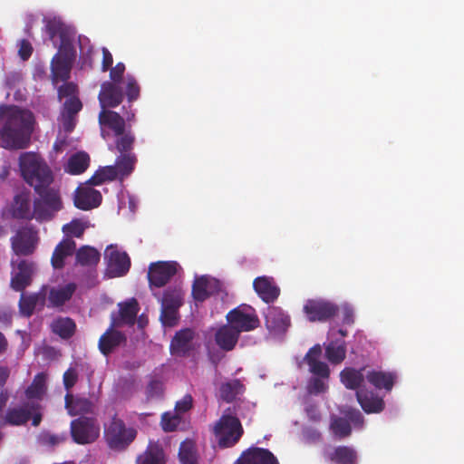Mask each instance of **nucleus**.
I'll list each match as a JSON object with an SVG mask.
<instances>
[{"instance_id": "f257e3e1", "label": "nucleus", "mask_w": 464, "mask_h": 464, "mask_svg": "<svg viewBox=\"0 0 464 464\" xmlns=\"http://www.w3.org/2000/svg\"><path fill=\"white\" fill-rule=\"evenodd\" d=\"M0 121H4L0 138L5 149L22 150L29 145L34 122L30 111L0 105Z\"/></svg>"}, {"instance_id": "f03ea898", "label": "nucleus", "mask_w": 464, "mask_h": 464, "mask_svg": "<svg viewBox=\"0 0 464 464\" xmlns=\"http://www.w3.org/2000/svg\"><path fill=\"white\" fill-rule=\"evenodd\" d=\"M19 167L24 181L34 188V191L51 186L53 173L44 159L34 152H24L19 157Z\"/></svg>"}, {"instance_id": "7ed1b4c3", "label": "nucleus", "mask_w": 464, "mask_h": 464, "mask_svg": "<svg viewBox=\"0 0 464 464\" xmlns=\"http://www.w3.org/2000/svg\"><path fill=\"white\" fill-rule=\"evenodd\" d=\"M34 192L39 196V198L34 200L35 218L39 221L51 220L63 208L59 190L46 186Z\"/></svg>"}, {"instance_id": "20e7f679", "label": "nucleus", "mask_w": 464, "mask_h": 464, "mask_svg": "<svg viewBox=\"0 0 464 464\" xmlns=\"http://www.w3.org/2000/svg\"><path fill=\"white\" fill-rule=\"evenodd\" d=\"M214 434L220 448H231L239 441L244 434V429L237 417L224 414L217 421Z\"/></svg>"}, {"instance_id": "39448f33", "label": "nucleus", "mask_w": 464, "mask_h": 464, "mask_svg": "<svg viewBox=\"0 0 464 464\" xmlns=\"http://www.w3.org/2000/svg\"><path fill=\"white\" fill-rule=\"evenodd\" d=\"M137 430L127 428L122 420L116 415L104 427L105 439L111 449H122L129 446L136 438Z\"/></svg>"}, {"instance_id": "423d86ee", "label": "nucleus", "mask_w": 464, "mask_h": 464, "mask_svg": "<svg viewBox=\"0 0 464 464\" xmlns=\"http://www.w3.org/2000/svg\"><path fill=\"white\" fill-rule=\"evenodd\" d=\"M226 319L231 326L237 329L239 334L253 331L260 324L255 309L245 304L230 310L227 314Z\"/></svg>"}, {"instance_id": "0eeeda50", "label": "nucleus", "mask_w": 464, "mask_h": 464, "mask_svg": "<svg viewBox=\"0 0 464 464\" xmlns=\"http://www.w3.org/2000/svg\"><path fill=\"white\" fill-rule=\"evenodd\" d=\"M303 310L310 322H326L334 318L340 308L337 304L324 299H308Z\"/></svg>"}, {"instance_id": "6e6552de", "label": "nucleus", "mask_w": 464, "mask_h": 464, "mask_svg": "<svg viewBox=\"0 0 464 464\" xmlns=\"http://www.w3.org/2000/svg\"><path fill=\"white\" fill-rule=\"evenodd\" d=\"M71 434L78 444L93 442L100 435V427L94 418L80 417L71 422Z\"/></svg>"}, {"instance_id": "1a4fd4ad", "label": "nucleus", "mask_w": 464, "mask_h": 464, "mask_svg": "<svg viewBox=\"0 0 464 464\" xmlns=\"http://www.w3.org/2000/svg\"><path fill=\"white\" fill-rule=\"evenodd\" d=\"M180 268L176 261H158L149 266L148 279L150 286L160 288L166 285Z\"/></svg>"}, {"instance_id": "9d476101", "label": "nucleus", "mask_w": 464, "mask_h": 464, "mask_svg": "<svg viewBox=\"0 0 464 464\" xmlns=\"http://www.w3.org/2000/svg\"><path fill=\"white\" fill-rule=\"evenodd\" d=\"M196 333L191 328H183L176 332L169 344L170 353L177 357H188L195 350Z\"/></svg>"}, {"instance_id": "9b49d317", "label": "nucleus", "mask_w": 464, "mask_h": 464, "mask_svg": "<svg viewBox=\"0 0 464 464\" xmlns=\"http://www.w3.org/2000/svg\"><path fill=\"white\" fill-rule=\"evenodd\" d=\"M107 274L110 277L125 276L130 267V258L126 252H121L110 246L105 252Z\"/></svg>"}, {"instance_id": "f8f14e48", "label": "nucleus", "mask_w": 464, "mask_h": 464, "mask_svg": "<svg viewBox=\"0 0 464 464\" xmlns=\"http://www.w3.org/2000/svg\"><path fill=\"white\" fill-rule=\"evenodd\" d=\"M99 124L101 127V135L104 140L109 138V130H111L113 136H115L121 134L126 129L124 118L118 112L111 110H101L99 113Z\"/></svg>"}, {"instance_id": "ddd939ff", "label": "nucleus", "mask_w": 464, "mask_h": 464, "mask_svg": "<svg viewBox=\"0 0 464 464\" xmlns=\"http://www.w3.org/2000/svg\"><path fill=\"white\" fill-rule=\"evenodd\" d=\"M234 464H280L277 458L267 449L250 447L244 450Z\"/></svg>"}, {"instance_id": "4468645a", "label": "nucleus", "mask_w": 464, "mask_h": 464, "mask_svg": "<svg viewBox=\"0 0 464 464\" xmlns=\"http://www.w3.org/2000/svg\"><path fill=\"white\" fill-rule=\"evenodd\" d=\"M139 310V304L135 298L120 303L118 314H111V327H121L124 324L133 325Z\"/></svg>"}, {"instance_id": "2eb2a0df", "label": "nucleus", "mask_w": 464, "mask_h": 464, "mask_svg": "<svg viewBox=\"0 0 464 464\" xmlns=\"http://www.w3.org/2000/svg\"><path fill=\"white\" fill-rule=\"evenodd\" d=\"M119 83L104 82L102 84L98 96L102 110L106 108H115L120 105L123 100V92Z\"/></svg>"}, {"instance_id": "dca6fc26", "label": "nucleus", "mask_w": 464, "mask_h": 464, "mask_svg": "<svg viewBox=\"0 0 464 464\" xmlns=\"http://www.w3.org/2000/svg\"><path fill=\"white\" fill-rule=\"evenodd\" d=\"M34 272V263L22 259L17 263V272L12 276L11 287L17 292L24 290L31 284Z\"/></svg>"}, {"instance_id": "f3484780", "label": "nucleus", "mask_w": 464, "mask_h": 464, "mask_svg": "<svg viewBox=\"0 0 464 464\" xmlns=\"http://www.w3.org/2000/svg\"><path fill=\"white\" fill-rule=\"evenodd\" d=\"M322 355V348L320 344H315L311 347L306 353L304 360L309 366V371L314 377L322 379H329L330 369L327 363L320 361Z\"/></svg>"}, {"instance_id": "a211bd4d", "label": "nucleus", "mask_w": 464, "mask_h": 464, "mask_svg": "<svg viewBox=\"0 0 464 464\" xmlns=\"http://www.w3.org/2000/svg\"><path fill=\"white\" fill-rule=\"evenodd\" d=\"M12 248L17 256H29L35 249L36 240L30 229H21L11 238Z\"/></svg>"}, {"instance_id": "6ab92c4d", "label": "nucleus", "mask_w": 464, "mask_h": 464, "mask_svg": "<svg viewBox=\"0 0 464 464\" xmlns=\"http://www.w3.org/2000/svg\"><path fill=\"white\" fill-rule=\"evenodd\" d=\"M253 287L257 295L266 304L274 303L280 295V289L274 279L266 276L256 277L253 282Z\"/></svg>"}, {"instance_id": "aec40b11", "label": "nucleus", "mask_w": 464, "mask_h": 464, "mask_svg": "<svg viewBox=\"0 0 464 464\" xmlns=\"http://www.w3.org/2000/svg\"><path fill=\"white\" fill-rule=\"evenodd\" d=\"M47 295V286H43L38 293L25 295L22 292L19 300V312L23 316L30 317L37 305L44 307Z\"/></svg>"}, {"instance_id": "412c9836", "label": "nucleus", "mask_w": 464, "mask_h": 464, "mask_svg": "<svg viewBox=\"0 0 464 464\" xmlns=\"http://www.w3.org/2000/svg\"><path fill=\"white\" fill-rule=\"evenodd\" d=\"M102 199L99 190L89 187L78 188L74 197V206L82 210H90L99 207Z\"/></svg>"}, {"instance_id": "4be33fe9", "label": "nucleus", "mask_w": 464, "mask_h": 464, "mask_svg": "<svg viewBox=\"0 0 464 464\" xmlns=\"http://www.w3.org/2000/svg\"><path fill=\"white\" fill-rule=\"evenodd\" d=\"M114 328L111 324L99 339V349L103 355H109L114 349L126 343L125 334Z\"/></svg>"}, {"instance_id": "5701e85b", "label": "nucleus", "mask_w": 464, "mask_h": 464, "mask_svg": "<svg viewBox=\"0 0 464 464\" xmlns=\"http://www.w3.org/2000/svg\"><path fill=\"white\" fill-rule=\"evenodd\" d=\"M12 216L17 219L31 220L35 218L34 209H31V198L28 193H19L14 196L11 207Z\"/></svg>"}, {"instance_id": "b1692460", "label": "nucleus", "mask_w": 464, "mask_h": 464, "mask_svg": "<svg viewBox=\"0 0 464 464\" xmlns=\"http://www.w3.org/2000/svg\"><path fill=\"white\" fill-rule=\"evenodd\" d=\"M76 285L69 283L62 287H52L47 290L46 298L49 301V307H60L68 302L76 291Z\"/></svg>"}, {"instance_id": "393cba45", "label": "nucleus", "mask_w": 464, "mask_h": 464, "mask_svg": "<svg viewBox=\"0 0 464 464\" xmlns=\"http://www.w3.org/2000/svg\"><path fill=\"white\" fill-rule=\"evenodd\" d=\"M266 325L274 332H285L290 325V317L279 307H269L266 314Z\"/></svg>"}, {"instance_id": "a878e982", "label": "nucleus", "mask_w": 464, "mask_h": 464, "mask_svg": "<svg viewBox=\"0 0 464 464\" xmlns=\"http://www.w3.org/2000/svg\"><path fill=\"white\" fill-rule=\"evenodd\" d=\"M76 248V243L71 238L62 240L54 248L51 264L54 269L64 267L65 259L72 256Z\"/></svg>"}, {"instance_id": "bb28decb", "label": "nucleus", "mask_w": 464, "mask_h": 464, "mask_svg": "<svg viewBox=\"0 0 464 464\" xmlns=\"http://www.w3.org/2000/svg\"><path fill=\"white\" fill-rule=\"evenodd\" d=\"M65 408L71 416L82 415L91 413L93 411V403L91 400L73 396L72 393L67 392L64 397Z\"/></svg>"}, {"instance_id": "cd10ccee", "label": "nucleus", "mask_w": 464, "mask_h": 464, "mask_svg": "<svg viewBox=\"0 0 464 464\" xmlns=\"http://www.w3.org/2000/svg\"><path fill=\"white\" fill-rule=\"evenodd\" d=\"M240 334L237 329L229 324L221 326L215 334L217 344L224 351H231L235 348Z\"/></svg>"}, {"instance_id": "c85d7f7f", "label": "nucleus", "mask_w": 464, "mask_h": 464, "mask_svg": "<svg viewBox=\"0 0 464 464\" xmlns=\"http://www.w3.org/2000/svg\"><path fill=\"white\" fill-rule=\"evenodd\" d=\"M366 379L376 389L391 392L396 382L397 374L392 372L372 370L367 372Z\"/></svg>"}, {"instance_id": "c756f323", "label": "nucleus", "mask_w": 464, "mask_h": 464, "mask_svg": "<svg viewBox=\"0 0 464 464\" xmlns=\"http://www.w3.org/2000/svg\"><path fill=\"white\" fill-rule=\"evenodd\" d=\"M217 281L207 276L197 277L192 285V296L196 301L203 302L214 292Z\"/></svg>"}, {"instance_id": "7c9ffc66", "label": "nucleus", "mask_w": 464, "mask_h": 464, "mask_svg": "<svg viewBox=\"0 0 464 464\" xmlns=\"http://www.w3.org/2000/svg\"><path fill=\"white\" fill-rule=\"evenodd\" d=\"M137 161L135 153H120L117 156L112 166L119 176V180L122 181L134 171Z\"/></svg>"}, {"instance_id": "2f4dec72", "label": "nucleus", "mask_w": 464, "mask_h": 464, "mask_svg": "<svg viewBox=\"0 0 464 464\" xmlns=\"http://www.w3.org/2000/svg\"><path fill=\"white\" fill-rule=\"evenodd\" d=\"M72 64L73 62L53 56L51 62V74L53 83L57 84L59 82L68 81L71 76Z\"/></svg>"}, {"instance_id": "473e14b6", "label": "nucleus", "mask_w": 464, "mask_h": 464, "mask_svg": "<svg viewBox=\"0 0 464 464\" xmlns=\"http://www.w3.org/2000/svg\"><path fill=\"white\" fill-rule=\"evenodd\" d=\"M365 368L354 369L353 367H346L340 372V379L342 383L349 390L359 389L366 378L364 374Z\"/></svg>"}, {"instance_id": "72a5a7b5", "label": "nucleus", "mask_w": 464, "mask_h": 464, "mask_svg": "<svg viewBox=\"0 0 464 464\" xmlns=\"http://www.w3.org/2000/svg\"><path fill=\"white\" fill-rule=\"evenodd\" d=\"M356 397L361 407L367 413L381 412L384 409L383 400L372 392L359 390L356 392Z\"/></svg>"}, {"instance_id": "f704fd0d", "label": "nucleus", "mask_w": 464, "mask_h": 464, "mask_svg": "<svg viewBox=\"0 0 464 464\" xmlns=\"http://www.w3.org/2000/svg\"><path fill=\"white\" fill-rule=\"evenodd\" d=\"M52 332L61 337L68 340L72 337L76 332V324L70 317H57L51 324Z\"/></svg>"}, {"instance_id": "c9c22d12", "label": "nucleus", "mask_w": 464, "mask_h": 464, "mask_svg": "<svg viewBox=\"0 0 464 464\" xmlns=\"http://www.w3.org/2000/svg\"><path fill=\"white\" fill-rule=\"evenodd\" d=\"M90 164V157L84 151L72 154L67 162L65 171L72 175H79L83 173Z\"/></svg>"}, {"instance_id": "e433bc0d", "label": "nucleus", "mask_w": 464, "mask_h": 464, "mask_svg": "<svg viewBox=\"0 0 464 464\" xmlns=\"http://www.w3.org/2000/svg\"><path fill=\"white\" fill-rule=\"evenodd\" d=\"M346 356V343L344 340L331 341L325 346V357L333 364L341 363Z\"/></svg>"}, {"instance_id": "4c0bfd02", "label": "nucleus", "mask_w": 464, "mask_h": 464, "mask_svg": "<svg viewBox=\"0 0 464 464\" xmlns=\"http://www.w3.org/2000/svg\"><path fill=\"white\" fill-rule=\"evenodd\" d=\"M46 390V375L44 372L37 373L32 383L26 388L25 397L29 401L33 399L42 400Z\"/></svg>"}, {"instance_id": "58836bf2", "label": "nucleus", "mask_w": 464, "mask_h": 464, "mask_svg": "<svg viewBox=\"0 0 464 464\" xmlns=\"http://www.w3.org/2000/svg\"><path fill=\"white\" fill-rule=\"evenodd\" d=\"M75 257L77 263L81 266H92L99 263L101 255L94 247L83 246L76 251Z\"/></svg>"}, {"instance_id": "ea45409f", "label": "nucleus", "mask_w": 464, "mask_h": 464, "mask_svg": "<svg viewBox=\"0 0 464 464\" xmlns=\"http://www.w3.org/2000/svg\"><path fill=\"white\" fill-rule=\"evenodd\" d=\"M330 459L337 464H357V454L351 447L338 446L331 454Z\"/></svg>"}, {"instance_id": "a19ab883", "label": "nucleus", "mask_w": 464, "mask_h": 464, "mask_svg": "<svg viewBox=\"0 0 464 464\" xmlns=\"http://www.w3.org/2000/svg\"><path fill=\"white\" fill-rule=\"evenodd\" d=\"M179 459L181 464H198L196 444L191 440H186L180 443Z\"/></svg>"}, {"instance_id": "79ce46f5", "label": "nucleus", "mask_w": 464, "mask_h": 464, "mask_svg": "<svg viewBox=\"0 0 464 464\" xmlns=\"http://www.w3.org/2000/svg\"><path fill=\"white\" fill-rule=\"evenodd\" d=\"M74 37L75 33H72L68 36L61 39L58 53L54 55V57H58L60 59H64L74 63L76 59V49L73 45Z\"/></svg>"}, {"instance_id": "37998d69", "label": "nucleus", "mask_w": 464, "mask_h": 464, "mask_svg": "<svg viewBox=\"0 0 464 464\" xmlns=\"http://www.w3.org/2000/svg\"><path fill=\"white\" fill-rule=\"evenodd\" d=\"M45 30L51 40H53L55 36H59L61 40L74 33L70 27L56 18L49 19L46 22Z\"/></svg>"}, {"instance_id": "c03bdc74", "label": "nucleus", "mask_w": 464, "mask_h": 464, "mask_svg": "<svg viewBox=\"0 0 464 464\" xmlns=\"http://www.w3.org/2000/svg\"><path fill=\"white\" fill-rule=\"evenodd\" d=\"M183 291L180 286L168 287L160 300L161 306L180 307L183 304Z\"/></svg>"}, {"instance_id": "a18cd8bd", "label": "nucleus", "mask_w": 464, "mask_h": 464, "mask_svg": "<svg viewBox=\"0 0 464 464\" xmlns=\"http://www.w3.org/2000/svg\"><path fill=\"white\" fill-rule=\"evenodd\" d=\"M115 179H119V176L113 166L110 165L100 168L96 170L88 180V183L92 186H99L106 181H112Z\"/></svg>"}, {"instance_id": "49530a36", "label": "nucleus", "mask_w": 464, "mask_h": 464, "mask_svg": "<svg viewBox=\"0 0 464 464\" xmlns=\"http://www.w3.org/2000/svg\"><path fill=\"white\" fill-rule=\"evenodd\" d=\"M138 464H165L163 450L158 445L150 446L137 459Z\"/></svg>"}, {"instance_id": "de8ad7c7", "label": "nucleus", "mask_w": 464, "mask_h": 464, "mask_svg": "<svg viewBox=\"0 0 464 464\" xmlns=\"http://www.w3.org/2000/svg\"><path fill=\"white\" fill-rule=\"evenodd\" d=\"M115 137V149L119 153H134L132 151L136 140L135 135L130 130H123Z\"/></svg>"}, {"instance_id": "09e8293b", "label": "nucleus", "mask_w": 464, "mask_h": 464, "mask_svg": "<svg viewBox=\"0 0 464 464\" xmlns=\"http://www.w3.org/2000/svg\"><path fill=\"white\" fill-rule=\"evenodd\" d=\"M243 389V384L237 379L222 383L219 389L220 397L227 402H232Z\"/></svg>"}, {"instance_id": "8fccbe9b", "label": "nucleus", "mask_w": 464, "mask_h": 464, "mask_svg": "<svg viewBox=\"0 0 464 464\" xmlns=\"http://www.w3.org/2000/svg\"><path fill=\"white\" fill-rule=\"evenodd\" d=\"M331 430L333 433L339 439L348 437L352 433L350 422L342 417H335L332 420Z\"/></svg>"}, {"instance_id": "3c124183", "label": "nucleus", "mask_w": 464, "mask_h": 464, "mask_svg": "<svg viewBox=\"0 0 464 464\" xmlns=\"http://www.w3.org/2000/svg\"><path fill=\"white\" fill-rule=\"evenodd\" d=\"M181 417L177 412H164L161 415L160 425L165 432H172L181 423Z\"/></svg>"}, {"instance_id": "603ef678", "label": "nucleus", "mask_w": 464, "mask_h": 464, "mask_svg": "<svg viewBox=\"0 0 464 464\" xmlns=\"http://www.w3.org/2000/svg\"><path fill=\"white\" fill-rule=\"evenodd\" d=\"M179 318V307L161 306L160 321L164 326H175Z\"/></svg>"}, {"instance_id": "864d4df0", "label": "nucleus", "mask_w": 464, "mask_h": 464, "mask_svg": "<svg viewBox=\"0 0 464 464\" xmlns=\"http://www.w3.org/2000/svg\"><path fill=\"white\" fill-rule=\"evenodd\" d=\"M85 228L86 226L80 219H72L70 223L63 227V231L66 235L82 237Z\"/></svg>"}, {"instance_id": "5fc2aeb1", "label": "nucleus", "mask_w": 464, "mask_h": 464, "mask_svg": "<svg viewBox=\"0 0 464 464\" xmlns=\"http://www.w3.org/2000/svg\"><path fill=\"white\" fill-rule=\"evenodd\" d=\"M79 90L76 83L72 82H65L58 88V98L62 100L63 98L72 99V97H78Z\"/></svg>"}, {"instance_id": "6e6d98bb", "label": "nucleus", "mask_w": 464, "mask_h": 464, "mask_svg": "<svg viewBox=\"0 0 464 464\" xmlns=\"http://www.w3.org/2000/svg\"><path fill=\"white\" fill-rule=\"evenodd\" d=\"M82 109V102L79 97H72V99L65 100L61 112L77 116Z\"/></svg>"}, {"instance_id": "4d7b16f0", "label": "nucleus", "mask_w": 464, "mask_h": 464, "mask_svg": "<svg viewBox=\"0 0 464 464\" xmlns=\"http://www.w3.org/2000/svg\"><path fill=\"white\" fill-rule=\"evenodd\" d=\"M326 379H322L320 377H313L309 380L307 384V391L311 394H319L324 392L328 386L325 383Z\"/></svg>"}, {"instance_id": "13d9d810", "label": "nucleus", "mask_w": 464, "mask_h": 464, "mask_svg": "<svg viewBox=\"0 0 464 464\" xmlns=\"http://www.w3.org/2000/svg\"><path fill=\"white\" fill-rule=\"evenodd\" d=\"M147 399L160 398L163 395V383L158 380H152L146 388Z\"/></svg>"}, {"instance_id": "bf43d9fd", "label": "nucleus", "mask_w": 464, "mask_h": 464, "mask_svg": "<svg viewBox=\"0 0 464 464\" xmlns=\"http://www.w3.org/2000/svg\"><path fill=\"white\" fill-rule=\"evenodd\" d=\"M126 95L130 102L137 100L140 96V86L134 77L130 75L127 77Z\"/></svg>"}, {"instance_id": "052dcab7", "label": "nucleus", "mask_w": 464, "mask_h": 464, "mask_svg": "<svg viewBox=\"0 0 464 464\" xmlns=\"http://www.w3.org/2000/svg\"><path fill=\"white\" fill-rule=\"evenodd\" d=\"M63 381L65 390L69 392L78 381L77 371L73 368H69L64 372Z\"/></svg>"}, {"instance_id": "680f3d73", "label": "nucleus", "mask_w": 464, "mask_h": 464, "mask_svg": "<svg viewBox=\"0 0 464 464\" xmlns=\"http://www.w3.org/2000/svg\"><path fill=\"white\" fill-rule=\"evenodd\" d=\"M77 123V116L61 112V124L66 133H71Z\"/></svg>"}, {"instance_id": "e2e57ef3", "label": "nucleus", "mask_w": 464, "mask_h": 464, "mask_svg": "<svg viewBox=\"0 0 464 464\" xmlns=\"http://www.w3.org/2000/svg\"><path fill=\"white\" fill-rule=\"evenodd\" d=\"M29 411H31L32 425L37 427L40 425L43 418L42 407L38 402L29 401Z\"/></svg>"}, {"instance_id": "0e129e2a", "label": "nucleus", "mask_w": 464, "mask_h": 464, "mask_svg": "<svg viewBox=\"0 0 464 464\" xmlns=\"http://www.w3.org/2000/svg\"><path fill=\"white\" fill-rule=\"evenodd\" d=\"M110 69V78L111 82L121 83L125 72L124 63H118L114 67H111Z\"/></svg>"}, {"instance_id": "69168bd1", "label": "nucleus", "mask_w": 464, "mask_h": 464, "mask_svg": "<svg viewBox=\"0 0 464 464\" xmlns=\"http://www.w3.org/2000/svg\"><path fill=\"white\" fill-rule=\"evenodd\" d=\"M345 419L349 422H353L354 426L362 427L363 424V417L359 410L356 409H349L345 412Z\"/></svg>"}, {"instance_id": "338daca9", "label": "nucleus", "mask_w": 464, "mask_h": 464, "mask_svg": "<svg viewBox=\"0 0 464 464\" xmlns=\"http://www.w3.org/2000/svg\"><path fill=\"white\" fill-rule=\"evenodd\" d=\"M192 397L189 394L185 395L180 401L176 402L175 411L177 413H185L192 407Z\"/></svg>"}, {"instance_id": "774afa93", "label": "nucleus", "mask_w": 464, "mask_h": 464, "mask_svg": "<svg viewBox=\"0 0 464 464\" xmlns=\"http://www.w3.org/2000/svg\"><path fill=\"white\" fill-rule=\"evenodd\" d=\"M18 53L21 59L24 61H26L30 58L33 53V47L29 41L24 39L20 42Z\"/></svg>"}]
</instances>
